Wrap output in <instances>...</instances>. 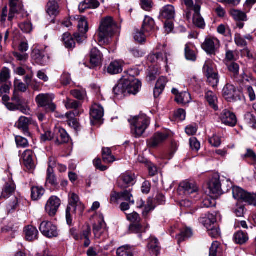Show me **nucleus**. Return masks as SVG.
Instances as JSON below:
<instances>
[{
  "instance_id": "44",
  "label": "nucleus",
  "mask_w": 256,
  "mask_h": 256,
  "mask_svg": "<svg viewBox=\"0 0 256 256\" xmlns=\"http://www.w3.org/2000/svg\"><path fill=\"white\" fill-rule=\"evenodd\" d=\"M116 254L117 256H134L131 248L128 245L118 248Z\"/></svg>"
},
{
  "instance_id": "19",
  "label": "nucleus",
  "mask_w": 256,
  "mask_h": 256,
  "mask_svg": "<svg viewBox=\"0 0 256 256\" xmlns=\"http://www.w3.org/2000/svg\"><path fill=\"white\" fill-rule=\"evenodd\" d=\"M22 158L24 165L28 170H32L34 168L32 150H25L22 154Z\"/></svg>"
},
{
  "instance_id": "3",
  "label": "nucleus",
  "mask_w": 256,
  "mask_h": 256,
  "mask_svg": "<svg viewBox=\"0 0 256 256\" xmlns=\"http://www.w3.org/2000/svg\"><path fill=\"white\" fill-rule=\"evenodd\" d=\"M68 202L66 210V218L68 224L70 225L72 223V214L75 213L78 210L80 214H81L84 207L80 201L78 196L74 192H70L68 194Z\"/></svg>"
},
{
  "instance_id": "23",
  "label": "nucleus",
  "mask_w": 256,
  "mask_h": 256,
  "mask_svg": "<svg viewBox=\"0 0 256 256\" xmlns=\"http://www.w3.org/2000/svg\"><path fill=\"white\" fill-rule=\"evenodd\" d=\"M175 15L174 7L172 5H167L163 7L160 12V16L162 18L170 20L174 18Z\"/></svg>"
},
{
  "instance_id": "62",
  "label": "nucleus",
  "mask_w": 256,
  "mask_h": 256,
  "mask_svg": "<svg viewBox=\"0 0 256 256\" xmlns=\"http://www.w3.org/2000/svg\"><path fill=\"white\" fill-rule=\"evenodd\" d=\"M10 78V70L7 68H4L0 74V82H5Z\"/></svg>"
},
{
  "instance_id": "61",
  "label": "nucleus",
  "mask_w": 256,
  "mask_h": 256,
  "mask_svg": "<svg viewBox=\"0 0 256 256\" xmlns=\"http://www.w3.org/2000/svg\"><path fill=\"white\" fill-rule=\"evenodd\" d=\"M121 198L126 201H129L130 203L134 204V202L132 199V195L131 194L130 190H125L120 192Z\"/></svg>"
},
{
  "instance_id": "34",
  "label": "nucleus",
  "mask_w": 256,
  "mask_h": 256,
  "mask_svg": "<svg viewBox=\"0 0 256 256\" xmlns=\"http://www.w3.org/2000/svg\"><path fill=\"white\" fill-rule=\"evenodd\" d=\"M78 113L76 111L70 112L66 114V118H68V124L73 128L75 130H78L79 128V124L77 121V120L74 118L76 115H78Z\"/></svg>"
},
{
  "instance_id": "11",
  "label": "nucleus",
  "mask_w": 256,
  "mask_h": 256,
  "mask_svg": "<svg viewBox=\"0 0 256 256\" xmlns=\"http://www.w3.org/2000/svg\"><path fill=\"white\" fill-rule=\"evenodd\" d=\"M60 205V200L56 196H51L48 200L45 209L50 216H54L58 211Z\"/></svg>"
},
{
  "instance_id": "50",
  "label": "nucleus",
  "mask_w": 256,
  "mask_h": 256,
  "mask_svg": "<svg viewBox=\"0 0 256 256\" xmlns=\"http://www.w3.org/2000/svg\"><path fill=\"white\" fill-rule=\"evenodd\" d=\"M192 235V230L188 228H184L181 233L178 236V242L184 240L186 238H190Z\"/></svg>"
},
{
  "instance_id": "47",
  "label": "nucleus",
  "mask_w": 256,
  "mask_h": 256,
  "mask_svg": "<svg viewBox=\"0 0 256 256\" xmlns=\"http://www.w3.org/2000/svg\"><path fill=\"white\" fill-rule=\"evenodd\" d=\"M93 233L95 240H98V242H104L107 238L108 232L106 231H98L96 228H93Z\"/></svg>"
},
{
  "instance_id": "15",
  "label": "nucleus",
  "mask_w": 256,
  "mask_h": 256,
  "mask_svg": "<svg viewBox=\"0 0 256 256\" xmlns=\"http://www.w3.org/2000/svg\"><path fill=\"white\" fill-rule=\"evenodd\" d=\"M125 87L127 94H136L141 88L142 84L138 79H134L132 80H124Z\"/></svg>"
},
{
  "instance_id": "43",
  "label": "nucleus",
  "mask_w": 256,
  "mask_h": 256,
  "mask_svg": "<svg viewBox=\"0 0 256 256\" xmlns=\"http://www.w3.org/2000/svg\"><path fill=\"white\" fill-rule=\"evenodd\" d=\"M234 240L236 244H242L248 240V237L246 233L239 231L234 234Z\"/></svg>"
},
{
  "instance_id": "30",
  "label": "nucleus",
  "mask_w": 256,
  "mask_h": 256,
  "mask_svg": "<svg viewBox=\"0 0 256 256\" xmlns=\"http://www.w3.org/2000/svg\"><path fill=\"white\" fill-rule=\"evenodd\" d=\"M26 239L29 241H32L38 238V232L36 228L28 226L25 228Z\"/></svg>"
},
{
  "instance_id": "6",
  "label": "nucleus",
  "mask_w": 256,
  "mask_h": 256,
  "mask_svg": "<svg viewBox=\"0 0 256 256\" xmlns=\"http://www.w3.org/2000/svg\"><path fill=\"white\" fill-rule=\"evenodd\" d=\"M220 46V40L217 38L212 36L206 37L202 45V49L210 54H214Z\"/></svg>"
},
{
  "instance_id": "53",
  "label": "nucleus",
  "mask_w": 256,
  "mask_h": 256,
  "mask_svg": "<svg viewBox=\"0 0 256 256\" xmlns=\"http://www.w3.org/2000/svg\"><path fill=\"white\" fill-rule=\"evenodd\" d=\"M206 78H207L206 82L212 88H216L219 82L218 73L207 76Z\"/></svg>"
},
{
  "instance_id": "45",
  "label": "nucleus",
  "mask_w": 256,
  "mask_h": 256,
  "mask_svg": "<svg viewBox=\"0 0 256 256\" xmlns=\"http://www.w3.org/2000/svg\"><path fill=\"white\" fill-rule=\"evenodd\" d=\"M62 40L66 47L68 48H73L75 46V42L68 32H66L63 34Z\"/></svg>"
},
{
  "instance_id": "63",
  "label": "nucleus",
  "mask_w": 256,
  "mask_h": 256,
  "mask_svg": "<svg viewBox=\"0 0 256 256\" xmlns=\"http://www.w3.org/2000/svg\"><path fill=\"white\" fill-rule=\"evenodd\" d=\"M52 139H54V136L50 131H44V133L41 134L40 140L43 142L50 141Z\"/></svg>"
},
{
  "instance_id": "42",
  "label": "nucleus",
  "mask_w": 256,
  "mask_h": 256,
  "mask_svg": "<svg viewBox=\"0 0 256 256\" xmlns=\"http://www.w3.org/2000/svg\"><path fill=\"white\" fill-rule=\"evenodd\" d=\"M175 100L178 104H186L191 100L190 95L186 92H180V94L176 97Z\"/></svg>"
},
{
  "instance_id": "13",
  "label": "nucleus",
  "mask_w": 256,
  "mask_h": 256,
  "mask_svg": "<svg viewBox=\"0 0 256 256\" xmlns=\"http://www.w3.org/2000/svg\"><path fill=\"white\" fill-rule=\"evenodd\" d=\"M54 136L55 144L58 145L68 142L70 140V136L66 132L64 129L60 127L55 128Z\"/></svg>"
},
{
  "instance_id": "12",
  "label": "nucleus",
  "mask_w": 256,
  "mask_h": 256,
  "mask_svg": "<svg viewBox=\"0 0 256 256\" xmlns=\"http://www.w3.org/2000/svg\"><path fill=\"white\" fill-rule=\"evenodd\" d=\"M134 174L126 172L122 174L118 180V186L122 188H126L134 184Z\"/></svg>"
},
{
  "instance_id": "38",
  "label": "nucleus",
  "mask_w": 256,
  "mask_h": 256,
  "mask_svg": "<svg viewBox=\"0 0 256 256\" xmlns=\"http://www.w3.org/2000/svg\"><path fill=\"white\" fill-rule=\"evenodd\" d=\"M202 72L206 76L218 73L214 68L212 62L210 60H208L205 62L202 68Z\"/></svg>"
},
{
  "instance_id": "41",
  "label": "nucleus",
  "mask_w": 256,
  "mask_h": 256,
  "mask_svg": "<svg viewBox=\"0 0 256 256\" xmlns=\"http://www.w3.org/2000/svg\"><path fill=\"white\" fill-rule=\"evenodd\" d=\"M230 14L236 21L247 20L246 14L241 10L232 8L230 10Z\"/></svg>"
},
{
  "instance_id": "49",
  "label": "nucleus",
  "mask_w": 256,
  "mask_h": 256,
  "mask_svg": "<svg viewBox=\"0 0 256 256\" xmlns=\"http://www.w3.org/2000/svg\"><path fill=\"white\" fill-rule=\"evenodd\" d=\"M78 27L80 32L82 34H86L88 31V24L85 17L82 16L79 19Z\"/></svg>"
},
{
  "instance_id": "39",
  "label": "nucleus",
  "mask_w": 256,
  "mask_h": 256,
  "mask_svg": "<svg viewBox=\"0 0 256 256\" xmlns=\"http://www.w3.org/2000/svg\"><path fill=\"white\" fill-rule=\"evenodd\" d=\"M148 248L152 250L154 254L157 256L160 250L158 239L154 237L150 238Z\"/></svg>"
},
{
  "instance_id": "52",
  "label": "nucleus",
  "mask_w": 256,
  "mask_h": 256,
  "mask_svg": "<svg viewBox=\"0 0 256 256\" xmlns=\"http://www.w3.org/2000/svg\"><path fill=\"white\" fill-rule=\"evenodd\" d=\"M65 106L67 109H76L80 106V103L76 100H70L66 98V100L64 101Z\"/></svg>"
},
{
  "instance_id": "33",
  "label": "nucleus",
  "mask_w": 256,
  "mask_h": 256,
  "mask_svg": "<svg viewBox=\"0 0 256 256\" xmlns=\"http://www.w3.org/2000/svg\"><path fill=\"white\" fill-rule=\"evenodd\" d=\"M142 28L148 34L154 31L155 30L154 20L150 16H146Z\"/></svg>"
},
{
  "instance_id": "4",
  "label": "nucleus",
  "mask_w": 256,
  "mask_h": 256,
  "mask_svg": "<svg viewBox=\"0 0 256 256\" xmlns=\"http://www.w3.org/2000/svg\"><path fill=\"white\" fill-rule=\"evenodd\" d=\"M52 96L48 94H41L36 98V102L39 107L46 108V112H54L56 109V104L52 102Z\"/></svg>"
},
{
  "instance_id": "24",
  "label": "nucleus",
  "mask_w": 256,
  "mask_h": 256,
  "mask_svg": "<svg viewBox=\"0 0 256 256\" xmlns=\"http://www.w3.org/2000/svg\"><path fill=\"white\" fill-rule=\"evenodd\" d=\"M104 114V110L101 106L94 104L92 106L90 112V116L92 118L99 120L103 116Z\"/></svg>"
},
{
  "instance_id": "32",
  "label": "nucleus",
  "mask_w": 256,
  "mask_h": 256,
  "mask_svg": "<svg viewBox=\"0 0 256 256\" xmlns=\"http://www.w3.org/2000/svg\"><path fill=\"white\" fill-rule=\"evenodd\" d=\"M200 220L206 229H208L215 226L216 219L214 214H208L206 217L202 218Z\"/></svg>"
},
{
  "instance_id": "21",
  "label": "nucleus",
  "mask_w": 256,
  "mask_h": 256,
  "mask_svg": "<svg viewBox=\"0 0 256 256\" xmlns=\"http://www.w3.org/2000/svg\"><path fill=\"white\" fill-rule=\"evenodd\" d=\"M124 62L122 60H114L111 62L108 66V72L112 74H116L121 72Z\"/></svg>"
},
{
  "instance_id": "29",
  "label": "nucleus",
  "mask_w": 256,
  "mask_h": 256,
  "mask_svg": "<svg viewBox=\"0 0 256 256\" xmlns=\"http://www.w3.org/2000/svg\"><path fill=\"white\" fill-rule=\"evenodd\" d=\"M205 98L209 106L214 110H218V100L216 96L213 92L208 91L206 93Z\"/></svg>"
},
{
  "instance_id": "22",
  "label": "nucleus",
  "mask_w": 256,
  "mask_h": 256,
  "mask_svg": "<svg viewBox=\"0 0 256 256\" xmlns=\"http://www.w3.org/2000/svg\"><path fill=\"white\" fill-rule=\"evenodd\" d=\"M208 188L213 194H220L222 190V184L219 178H212L208 184Z\"/></svg>"
},
{
  "instance_id": "20",
  "label": "nucleus",
  "mask_w": 256,
  "mask_h": 256,
  "mask_svg": "<svg viewBox=\"0 0 256 256\" xmlns=\"http://www.w3.org/2000/svg\"><path fill=\"white\" fill-rule=\"evenodd\" d=\"M17 128L22 130L24 134L26 136H30V133L28 130L30 120L25 116H20L16 123Z\"/></svg>"
},
{
  "instance_id": "18",
  "label": "nucleus",
  "mask_w": 256,
  "mask_h": 256,
  "mask_svg": "<svg viewBox=\"0 0 256 256\" xmlns=\"http://www.w3.org/2000/svg\"><path fill=\"white\" fill-rule=\"evenodd\" d=\"M102 54L96 48L92 49L90 52V63L92 66H99L102 60Z\"/></svg>"
},
{
  "instance_id": "8",
  "label": "nucleus",
  "mask_w": 256,
  "mask_h": 256,
  "mask_svg": "<svg viewBox=\"0 0 256 256\" xmlns=\"http://www.w3.org/2000/svg\"><path fill=\"white\" fill-rule=\"evenodd\" d=\"M202 0H195V4L194 8V14L193 16V22L196 26L203 28L205 26V22L200 14Z\"/></svg>"
},
{
  "instance_id": "48",
  "label": "nucleus",
  "mask_w": 256,
  "mask_h": 256,
  "mask_svg": "<svg viewBox=\"0 0 256 256\" xmlns=\"http://www.w3.org/2000/svg\"><path fill=\"white\" fill-rule=\"evenodd\" d=\"M228 70L234 76H236L239 74L240 66L238 64L234 62H229L226 64Z\"/></svg>"
},
{
  "instance_id": "51",
  "label": "nucleus",
  "mask_w": 256,
  "mask_h": 256,
  "mask_svg": "<svg viewBox=\"0 0 256 256\" xmlns=\"http://www.w3.org/2000/svg\"><path fill=\"white\" fill-rule=\"evenodd\" d=\"M129 230L132 233H142L145 232V228L140 222L132 224L129 227Z\"/></svg>"
},
{
  "instance_id": "1",
  "label": "nucleus",
  "mask_w": 256,
  "mask_h": 256,
  "mask_svg": "<svg viewBox=\"0 0 256 256\" xmlns=\"http://www.w3.org/2000/svg\"><path fill=\"white\" fill-rule=\"evenodd\" d=\"M116 28V22L112 16H106L102 18L97 32L98 41L99 44L100 46L108 44Z\"/></svg>"
},
{
  "instance_id": "2",
  "label": "nucleus",
  "mask_w": 256,
  "mask_h": 256,
  "mask_svg": "<svg viewBox=\"0 0 256 256\" xmlns=\"http://www.w3.org/2000/svg\"><path fill=\"white\" fill-rule=\"evenodd\" d=\"M132 132L136 138L141 136L150 124V119L144 114L136 116L130 120Z\"/></svg>"
},
{
  "instance_id": "37",
  "label": "nucleus",
  "mask_w": 256,
  "mask_h": 256,
  "mask_svg": "<svg viewBox=\"0 0 256 256\" xmlns=\"http://www.w3.org/2000/svg\"><path fill=\"white\" fill-rule=\"evenodd\" d=\"M210 256H223V250L217 241L212 242L210 249Z\"/></svg>"
},
{
  "instance_id": "31",
  "label": "nucleus",
  "mask_w": 256,
  "mask_h": 256,
  "mask_svg": "<svg viewBox=\"0 0 256 256\" xmlns=\"http://www.w3.org/2000/svg\"><path fill=\"white\" fill-rule=\"evenodd\" d=\"M254 38L250 34H247L244 36H242L239 34H236L234 36V42L238 46L244 47L247 45L246 40L249 41H252Z\"/></svg>"
},
{
  "instance_id": "26",
  "label": "nucleus",
  "mask_w": 256,
  "mask_h": 256,
  "mask_svg": "<svg viewBox=\"0 0 256 256\" xmlns=\"http://www.w3.org/2000/svg\"><path fill=\"white\" fill-rule=\"evenodd\" d=\"M32 58L36 62L41 65H45L48 61V56H45L44 52L34 50L32 52Z\"/></svg>"
},
{
  "instance_id": "56",
  "label": "nucleus",
  "mask_w": 256,
  "mask_h": 256,
  "mask_svg": "<svg viewBox=\"0 0 256 256\" xmlns=\"http://www.w3.org/2000/svg\"><path fill=\"white\" fill-rule=\"evenodd\" d=\"M148 60L152 63H155L162 61L164 58L161 52H156V54H150L148 56Z\"/></svg>"
},
{
  "instance_id": "46",
  "label": "nucleus",
  "mask_w": 256,
  "mask_h": 256,
  "mask_svg": "<svg viewBox=\"0 0 256 256\" xmlns=\"http://www.w3.org/2000/svg\"><path fill=\"white\" fill-rule=\"evenodd\" d=\"M246 192L240 187L234 186L232 188L233 197L236 200H243Z\"/></svg>"
},
{
  "instance_id": "58",
  "label": "nucleus",
  "mask_w": 256,
  "mask_h": 256,
  "mask_svg": "<svg viewBox=\"0 0 256 256\" xmlns=\"http://www.w3.org/2000/svg\"><path fill=\"white\" fill-rule=\"evenodd\" d=\"M10 8H13L20 12L23 10V5L20 0H10Z\"/></svg>"
},
{
  "instance_id": "64",
  "label": "nucleus",
  "mask_w": 256,
  "mask_h": 256,
  "mask_svg": "<svg viewBox=\"0 0 256 256\" xmlns=\"http://www.w3.org/2000/svg\"><path fill=\"white\" fill-rule=\"evenodd\" d=\"M242 158H248L251 160L254 163L256 162V154L251 149L248 148L246 150V152L242 155Z\"/></svg>"
},
{
  "instance_id": "57",
  "label": "nucleus",
  "mask_w": 256,
  "mask_h": 256,
  "mask_svg": "<svg viewBox=\"0 0 256 256\" xmlns=\"http://www.w3.org/2000/svg\"><path fill=\"white\" fill-rule=\"evenodd\" d=\"M95 228L100 232L107 230L106 229V224L104 221L102 216H100V220H98V224H94L93 228Z\"/></svg>"
},
{
  "instance_id": "14",
  "label": "nucleus",
  "mask_w": 256,
  "mask_h": 256,
  "mask_svg": "<svg viewBox=\"0 0 256 256\" xmlns=\"http://www.w3.org/2000/svg\"><path fill=\"white\" fill-rule=\"evenodd\" d=\"M220 119L223 124L230 126H234L237 122L235 114L228 110H223L221 114Z\"/></svg>"
},
{
  "instance_id": "9",
  "label": "nucleus",
  "mask_w": 256,
  "mask_h": 256,
  "mask_svg": "<svg viewBox=\"0 0 256 256\" xmlns=\"http://www.w3.org/2000/svg\"><path fill=\"white\" fill-rule=\"evenodd\" d=\"M167 132H158L147 140V144L150 148H156L162 144L168 137Z\"/></svg>"
},
{
  "instance_id": "25",
  "label": "nucleus",
  "mask_w": 256,
  "mask_h": 256,
  "mask_svg": "<svg viewBox=\"0 0 256 256\" xmlns=\"http://www.w3.org/2000/svg\"><path fill=\"white\" fill-rule=\"evenodd\" d=\"M125 82H121L116 84L113 88V92L115 96L121 98L128 95Z\"/></svg>"
},
{
  "instance_id": "5",
  "label": "nucleus",
  "mask_w": 256,
  "mask_h": 256,
  "mask_svg": "<svg viewBox=\"0 0 256 256\" xmlns=\"http://www.w3.org/2000/svg\"><path fill=\"white\" fill-rule=\"evenodd\" d=\"M198 190L197 185L194 182L184 180L179 185L178 192L181 196H188L190 194L198 192Z\"/></svg>"
},
{
  "instance_id": "10",
  "label": "nucleus",
  "mask_w": 256,
  "mask_h": 256,
  "mask_svg": "<svg viewBox=\"0 0 256 256\" xmlns=\"http://www.w3.org/2000/svg\"><path fill=\"white\" fill-rule=\"evenodd\" d=\"M240 94L234 86L230 84H226L222 90L223 96L228 101L240 100Z\"/></svg>"
},
{
  "instance_id": "27",
  "label": "nucleus",
  "mask_w": 256,
  "mask_h": 256,
  "mask_svg": "<svg viewBox=\"0 0 256 256\" xmlns=\"http://www.w3.org/2000/svg\"><path fill=\"white\" fill-rule=\"evenodd\" d=\"M14 190L15 185L12 182L10 181L6 182L2 190L0 198H9L14 192Z\"/></svg>"
},
{
  "instance_id": "36",
  "label": "nucleus",
  "mask_w": 256,
  "mask_h": 256,
  "mask_svg": "<svg viewBox=\"0 0 256 256\" xmlns=\"http://www.w3.org/2000/svg\"><path fill=\"white\" fill-rule=\"evenodd\" d=\"M45 192L42 186H33L31 188V198L33 200L40 199Z\"/></svg>"
},
{
  "instance_id": "16",
  "label": "nucleus",
  "mask_w": 256,
  "mask_h": 256,
  "mask_svg": "<svg viewBox=\"0 0 256 256\" xmlns=\"http://www.w3.org/2000/svg\"><path fill=\"white\" fill-rule=\"evenodd\" d=\"M52 161V158L50 159V164L46 172V184H49L52 186L56 187L58 185L56 178L54 172V170L52 166L54 164V161H53V164H51Z\"/></svg>"
},
{
  "instance_id": "7",
  "label": "nucleus",
  "mask_w": 256,
  "mask_h": 256,
  "mask_svg": "<svg viewBox=\"0 0 256 256\" xmlns=\"http://www.w3.org/2000/svg\"><path fill=\"white\" fill-rule=\"evenodd\" d=\"M40 230L44 236L48 238L57 237L58 234L57 227L48 221L42 222L40 224Z\"/></svg>"
},
{
  "instance_id": "54",
  "label": "nucleus",
  "mask_w": 256,
  "mask_h": 256,
  "mask_svg": "<svg viewBox=\"0 0 256 256\" xmlns=\"http://www.w3.org/2000/svg\"><path fill=\"white\" fill-rule=\"evenodd\" d=\"M242 201L248 202L249 204L256 206V194L246 192Z\"/></svg>"
},
{
  "instance_id": "17",
  "label": "nucleus",
  "mask_w": 256,
  "mask_h": 256,
  "mask_svg": "<svg viewBox=\"0 0 256 256\" xmlns=\"http://www.w3.org/2000/svg\"><path fill=\"white\" fill-rule=\"evenodd\" d=\"M91 234V228L88 224H87L83 228V230L80 236L77 234H73L74 238L76 240L84 239V246L88 247L90 244V240L89 238Z\"/></svg>"
},
{
  "instance_id": "55",
  "label": "nucleus",
  "mask_w": 256,
  "mask_h": 256,
  "mask_svg": "<svg viewBox=\"0 0 256 256\" xmlns=\"http://www.w3.org/2000/svg\"><path fill=\"white\" fill-rule=\"evenodd\" d=\"M28 86L27 84H24L20 80H16L14 82L15 89L21 92H26L28 89Z\"/></svg>"
},
{
  "instance_id": "35",
  "label": "nucleus",
  "mask_w": 256,
  "mask_h": 256,
  "mask_svg": "<svg viewBox=\"0 0 256 256\" xmlns=\"http://www.w3.org/2000/svg\"><path fill=\"white\" fill-rule=\"evenodd\" d=\"M194 46L192 44L188 43L186 44L184 48L185 56L188 60L195 61L196 56L194 51Z\"/></svg>"
},
{
  "instance_id": "28",
  "label": "nucleus",
  "mask_w": 256,
  "mask_h": 256,
  "mask_svg": "<svg viewBox=\"0 0 256 256\" xmlns=\"http://www.w3.org/2000/svg\"><path fill=\"white\" fill-rule=\"evenodd\" d=\"M46 12L50 16H56L60 12V7L56 0H50L46 6Z\"/></svg>"
},
{
  "instance_id": "59",
  "label": "nucleus",
  "mask_w": 256,
  "mask_h": 256,
  "mask_svg": "<svg viewBox=\"0 0 256 256\" xmlns=\"http://www.w3.org/2000/svg\"><path fill=\"white\" fill-rule=\"evenodd\" d=\"M15 140L16 145L18 147L26 148L28 145V140L21 136H16Z\"/></svg>"
},
{
  "instance_id": "60",
  "label": "nucleus",
  "mask_w": 256,
  "mask_h": 256,
  "mask_svg": "<svg viewBox=\"0 0 256 256\" xmlns=\"http://www.w3.org/2000/svg\"><path fill=\"white\" fill-rule=\"evenodd\" d=\"M146 34H148V32H146L142 28L140 30L136 32L134 34V38L136 40L140 42H144L146 40Z\"/></svg>"
},
{
  "instance_id": "40",
  "label": "nucleus",
  "mask_w": 256,
  "mask_h": 256,
  "mask_svg": "<svg viewBox=\"0 0 256 256\" xmlns=\"http://www.w3.org/2000/svg\"><path fill=\"white\" fill-rule=\"evenodd\" d=\"M102 160L105 163H112L116 160L114 156L112 154V151L110 148H104L102 150Z\"/></svg>"
}]
</instances>
